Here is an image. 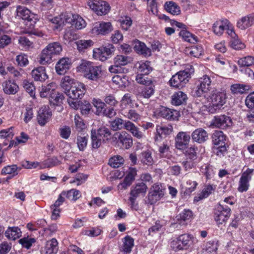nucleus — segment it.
<instances>
[{
    "mask_svg": "<svg viewBox=\"0 0 254 254\" xmlns=\"http://www.w3.org/2000/svg\"><path fill=\"white\" fill-rule=\"evenodd\" d=\"M76 70L82 73L86 79L94 81H98L103 74L102 66L96 65L93 62L85 60H81Z\"/></svg>",
    "mask_w": 254,
    "mask_h": 254,
    "instance_id": "f257e3e1",
    "label": "nucleus"
},
{
    "mask_svg": "<svg viewBox=\"0 0 254 254\" xmlns=\"http://www.w3.org/2000/svg\"><path fill=\"white\" fill-rule=\"evenodd\" d=\"M208 103L206 106L207 111L214 114L219 111L226 102V93L224 90H213L205 98Z\"/></svg>",
    "mask_w": 254,
    "mask_h": 254,
    "instance_id": "f03ea898",
    "label": "nucleus"
},
{
    "mask_svg": "<svg viewBox=\"0 0 254 254\" xmlns=\"http://www.w3.org/2000/svg\"><path fill=\"white\" fill-rule=\"evenodd\" d=\"M221 77L214 73H212L210 76L205 74L199 78L196 82V87L194 90V95L197 97L207 96L206 94L211 90L212 82L211 79L219 80Z\"/></svg>",
    "mask_w": 254,
    "mask_h": 254,
    "instance_id": "7ed1b4c3",
    "label": "nucleus"
},
{
    "mask_svg": "<svg viewBox=\"0 0 254 254\" xmlns=\"http://www.w3.org/2000/svg\"><path fill=\"white\" fill-rule=\"evenodd\" d=\"M62 47L59 42L49 44L41 52L38 62L42 65L51 63L54 56L59 55L62 51Z\"/></svg>",
    "mask_w": 254,
    "mask_h": 254,
    "instance_id": "20e7f679",
    "label": "nucleus"
},
{
    "mask_svg": "<svg viewBox=\"0 0 254 254\" xmlns=\"http://www.w3.org/2000/svg\"><path fill=\"white\" fill-rule=\"evenodd\" d=\"M194 241L195 239L192 235L185 234L172 240L170 246L175 252L187 250L193 244Z\"/></svg>",
    "mask_w": 254,
    "mask_h": 254,
    "instance_id": "39448f33",
    "label": "nucleus"
},
{
    "mask_svg": "<svg viewBox=\"0 0 254 254\" xmlns=\"http://www.w3.org/2000/svg\"><path fill=\"white\" fill-rule=\"evenodd\" d=\"M193 72L194 69L191 65L190 66L189 68L179 71L173 75L170 79V85L175 88H181L184 86L189 82L191 74Z\"/></svg>",
    "mask_w": 254,
    "mask_h": 254,
    "instance_id": "423d86ee",
    "label": "nucleus"
},
{
    "mask_svg": "<svg viewBox=\"0 0 254 254\" xmlns=\"http://www.w3.org/2000/svg\"><path fill=\"white\" fill-rule=\"evenodd\" d=\"M212 140L214 145V152L217 156L223 155L227 151L226 146V136L222 131L216 130L212 134Z\"/></svg>",
    "mask_w": 254,
    "mask_h": 254,
    "instance_id": "0eeeda50",
    "label": "nucleus"
},
{
    "mask_svg": "<svg viewBox=\"0 0 254 254\" xmlns=\"http://www.w3.org/2000/svg\"><path fill=\"white\" fill-rule=\"evenodd\" d=\"M115 52V47L112 44L102 46L94 48L92 51V57L96 60L101 62L107 61Z\"/></svg>",
    "mask_w": 254,
    "mask_h": 254,
    "instance_id": "6e6552de",
    "label": "nucleus"
},
{
    "mask_svg": "<svg viewBox=\"0 0 254 254\" xmlns=\"http://www.w3.org/2000/svg\"><path fill=\"white\" fill-rule=\"evenodd\" d=\"M231 211V209L227 206L220 204L217 206L214 211L213 217L218 227L226 223L230 217Z\"/></svg>",
    "mask_w": 254,
    "mask_h": 254,
    "instance_id": "1a4fd4ad",
    "label": "nucleus"
},
{
    "mask_svg": "<svg viewBox=\"0 0 254 254\" xmlns=\"http://www.w3.org/2000/svg\"><path fill=\"white\" fill-rule=\"evenodd\" d=\"M254 175V169L247 168L242 172L237 188V190L240 192L247 191L250 188V182Z\"/></svg>",
    "mask_w": 254,
    "mask_h": 254,
    "instance_id": "9d476101",
    "label": "nucleus"
},
{
    "mask_svg": "<svg viewBox=\"0 0 254 254\" xmlns=\"http://www.w3.org/2000/svg\"><path fill=\"white\" fill-rule=\"evenodd\" d=\"M87 4L99 16L106 15L111 10L110 4L104 0H89Z\"/></svg>",
    "mask_w": 254,
    "mask_h": 254,
    "instance_id": "9b49d317",
    "label": "nucleus"
},
{
    "mask_svg": "<svg viewBox=\"0 0 254 254\" xmlns=\"http://www.w3.org/2000/svg\"><path fill=\"white\" fill-rule=\"evenodd\" d=\"M17 16L30 23V26H33L38 20L37 15L32 13L25 7L19 5L16 8Z\"/></svg>",
    "mask_w": 254,
    "mask_h": 254,
    "instance_id": "f8f14e48",
    "label": "nucleus"
},
{
    "mask_svg": "<svg viewBox=\"0 0 254 254\" xmlns=\"http://www.w3.org/2000/svg\"><path fill=\"white\" fill-rule=\"evenodd\" d=\"M113 30V27L110 22H98L93 24L91 32L95 35H106Z\"/></svg>",
    "mask_w": 254,
    "mask_h": 254,
    "instance_id": "ddd939ff",
    "label": "nucleus"
},
{
    "mask_svg": "<svg viewBox=\"0 0 254 254\" xmlns=\"http://www.w3.org/2000/svg\"><path fill=\"white\" fill-rule=\"evenodd\" d=\"M112 138L119 145L126 149L129 148L132 145V137L126 131L116 132Z\"/></svg>",
    "mask_w": 254,
    "mask_h": 254,
    "instance_id": "4468645a",
    "label": "nucleus"
},
{
    "mask_svg": "<svg viewBox=\"0 0 254 254\" xmlns=\"http://www.w3.org/2000/svg\"><path fill=\"white\" fill-rule=\"evenodd\" d=\"M66 23L71 24L77 30H81L86 26L85 20L79 15L67 13L64 16Z\"/></svg>",
    "mask_w": 254,
    "mask_h": 254,
    "instance_id": "2eb2a0df",
    "label": "nucleus"
},
{
    "mask_svg": "<svg viewBox=\"0 0 254 254\" xmlns=\"http://www.w3.org/2000/svg\"><path fill=\"white\" fill-rule=\"evenodd\" d=\"M232 125L231 118L225 115H217L214 117L211 125L221 129H225L230 127Z\"/></svg>",
    "mask_w": 254,
    "mask_h": 254,
    "instance_id": "dca6fc26",
    "label": "nucleus"
},
{
    "mask_svg": "<svg viewBox=\"0 0 254 254\" xmlns=\"http://www.w3.org/2000/svg\"><path fill=\"white\" fill-rule=\"evenodd\" d=\"M164 188L159 183L154 184L150 188L148 197L151 204L156 202L162 198L164 194Z\"/></svg>",
    "mask_w": 254,
    "mask_h": 254,
    "instance_id": "f3484780",
    "label": "nucleus"
},
{
    "mask_svg": "<svg viewBox=\"0 0 254 254\" xmlns=\"http://www.w3.org/2000/svg\"><path fill=\"white\" fill-rule=\"evenodd\" d=\"M137 175V170L135 168L129 167L126 172V176L124 181L118 186L119 190H126L129 187L135 179Z\"/></svg>",
    "mask_w": 254,
    "mask_h": 254,
    "instance_id": "a211bd4d",
    "label": "nucleus"
},
{
    "mask_svg": "<svg viewBox=\"0 0 254 254\" xmlns=\"http://www.w3.org/2000/svg\"><path fill=\"white\" fill-rule=\"evenodd\" d=\"M86 91V88L83 83L81 82L75 83V85L65 94L69 98L79 99L82 98Z\"/></svg>",
    "mask_w": 254,
    "mask_h": 254,
    "instance_id": "6ab92c4d",
    "label": "nucleus"
},
{
    "mask_svg": "<svg viewBox=\"0 0 254 254\" xmlns=\"http://www.w3.org/2000/svg\"><path fill=\"white\" fill-rule=\"evenodd\" d=\"M190 135L187 132H179L175 138V146L179 150H184L189 146Z\"/></svg>",
    "mask_w": 254,
    "mask_h": 254,
    "instance_id": "aec40b11",
    "label": "nucleus"
},
{
    "mask_svg": "<svg viewBox=\"0 0 254 254\" xmlns=\"http://www.w3.org/2000/svg\"><path fill=\"white\" fill-rule=\"evenodd\" d=\"M158 116L171 121L178 120L180 114L177 110L161 107L158 112Z\"/></svg>",
    "mask_w": 254,
    "mask_h": 254,
    "instance_id": "412c9836",
    "label": "nucleus"
},
{
    "mask_svg": "<svg viewBox=\"0 0 254 254\" xmlns=\"http://www.w3.org/2000/svg\"><path fill=\"white\" fill-rule=\"evenodd\" d=\"M67 14V13H63L59 16L55 17L48 16V20L51 22L50 25L53 28L54 30H61L64 25L67 23L64 17V16Z\"/></svg>",
    "mask_w": 254,
    "mask_h": 254,
    "instance_id": "4be33fe9",
    "label": "nucleus"
},
{
    "mask_svg": "<svg viewBox=\"0 0 254 254\" xmlns=\"http://www.w3.org/2000/svg\"><path fill=\"white\" fill-rule=\"evenodd\" d=\"M52 116V112L48 106L42 107L38 111L37 121L41 126H44L49 122Z\"/></svg>",
    "mask_w": 254,
    "mask_h": 254,
    "instance_id": "5701e85b",
    "label": "nucleus"
},
{
    "mask_svg": "<svg viewBox=\"0 0 254 254\" xmlns=\"http://www.w3.org/2000/svg\"><path fill=\"white\" fill-rule=\"evenodd\" d=\"M254 24V13L243 16L237 22V26L241 30H246Z\"/></svg>",
    "mask_w": 254,
    "mask_h": 254,
    "instance_id": "b1692460",
    "label": "nucleus"
},
{
    "mask_svg": "<svg viewBox=\"0 0 254 254\" xmlns=\"http://www.w3.org/2000/svg\"><path fill=\"white\" fill-rule=\"evenodd\" d=\"M31 75L35 81L42 82L45 81L48 78L46 68L42 66L34 68L31 71Z\"/></svg>",
    "mask_w": 254,
    "mask_h": 254,
    "instance_id": "393cba45",
    "label": "nucleus"
},
{
    "mask_svg": "<svg viewBox=\"0 0 254 254\" xmlns=\"http://www.w3.org/2000/svg\"><path fill=\"white\" fill-rule=\"evenodd\" d=\"M191 136L192 140L198 143H202L208 139L207 132L202 128L195 129L192 132Z\"/></svg>",
    "mask_w": 254,
    "mask_h": 254,
    "instance_id": "a878e982",
    "label": "nucleus"
},
{
    "mask_svg": "<svg viewBox=\"0 0 254 254\" xmlns=\"http://www.w3.org/2000/svg\"><path fill=\"white\" fill-rule=\"evenodd\" d=\"M172 126H161L157 125L156 127V134L154 137L156 141H160L162 137L170 134L173 131Z\"/></svg>",
    "mask_w": 254,
    "mask_h": 254,
    "instance_id": "bb28decb",
    "label": "nucleus"
},
{
    "mask_svg": "<svg viewBox=\"0 0 254 254\" xmlns=\"http://www.w3.org/2000/svg\"><path fill=\"white\" fill-rule=\"evenodd\" d=\"M71 62L68 58H62L57 63L55 69L59 75L64 74L70 68Z\"/></svg>",
    "mask_w": 254,
    "mask_h": 254,
    "instance_id": "cd10ccee",
    "label": "nucleus"
},
{
    "mask_svg": "<svg viewBox=\"0 0 254 254\" xmlns=\"http://www.w3.org/2000/svg\"><path fill=\"white\" fill-rule=\"evenodd\" d=\"M133 49L138 54L147 57L151 55V51L146 45L139 40H135L133 43Z\"/></svg>",
    "mask_w": 254,
    "mask_h": 254,
    "instance_id": "c85d7f7f",
    "label": "nucleus"
},
{
    "mask_svg": "<svg viewBox=\"0 0 254 254\" xmlns=\"http://www.w3.org/2000/svg\"><path fill=\"white\" fill-rule=\"evenodd\" d=\"M57 88L55 83H50L46 85H43L39 89V94L41 98H50Z\"/></svg>",
    "mask_w": 254,
    "mask_h": 254,
    "instance_id": "c756f323",
    "label": "nucleus"
},
{
    "mask_svg": "<svg viewBox=\"0 0 254 254\" xmlns=\"http://www.w3.org/2000/svg\"><path fill=\"white\" fill-rule=\"evenodd\" d=\"M188 99L187 95L181 91H178L173 93L171 96V104L173 105L178 106L184 104Z\"/></svg>",
    "mask_w": 254,
    "mask_h": 254,
    "instance_id": "7c9ffc66",
    "label": "nucleus"
},
{
    "mask_svg": "<svg viewBox=\"0 0 254 254\" xmlns=\"http://www.w3.org/2000/svg\"><path fill=\"white\" fill-rule=\"evenodd\" d=\"M229 24V21L227 19L217 20L213 24V31L216 35L221 36Z\"/></svg>",
    "mask_w": 254,
    "mask_h": 254,
    "instance_id": "2f4dec72",
    "label": "nucleus"
},
{
    "mask_svg": "<svg viewBox=\"0 0 254 254\" xmlns=\"http://www.w3.org/2000/svg\"><path fill=\"white\" fill-rule=\"evenodd\" d=\"M75 45L80 53H84L94 46V42L91 39H81L75 42Z\"/></svg>",
    "mask_w": 254,
    "mask_h": 254,
    "instance_id": "473e14b6",
    "label": "nucleus"
},
{
    "mask_svg": "<svg viewBox=\"0 0 254 254\" xmlns=\"http://www.w3.org/2000/svg\"><path fill=\"white\" fill-rule=\"evenodd\" d=\"M124 128L129 131L134 137L137 138H141L144 135L143 133L139 130V128L130 121H125Z\"/></svg>",
    "mask_w": 254,
    "mask_h": 254,
    "instance_id": "72a5a7b5",
    "label": "nucleus"
},
{
    "mask_svg": "<svg viewBox=\"0 0 254 254\" xmlns=\"http://www.w3.org/2000/svg\"><path fill=\"white\" fill-rule=\"evenodd\" d=\"M147 189L148 188L145 183L143 182L137 183L135 186L131 189L130 195L137 197L140 195L144 196Z\"/></svg>",
    "mask_w": 254,
    "mask_h": 254,
    "instance_id": "f704fd0d",
    "label": "nucleus"
},
{
    "mask_svg": "<svg viewBox=\"0 0 254 254\" xmlns=\"http://www.w3.org/2000/svg\"><path fill=\"white\" fill-rule=\"evenodd\" d=\"M165 10L173 15H178L181 14V8L179 5L173 1H166L164 5Z\"/></svg>",
    "mask_w": 254,
    "mask_h": 254,
    "instance_id": "c9c22d12",
    "label": "nucleus"
},
{
    "mask_svg": "<svg viewBox=\"0 0 254 254\" xmlns=\"http://www.w3.org/2000/svg\"><path fill=\"white\" fill-rule=\"evenodd\" d=\"M3 92L6 94H15L19 89L18 86L11 80H7L2 84Z\"/></svg>",
    "mask_w": 254,
    "mask_h": 254,
    "instance_id": "e433bc0d",
    "label": "nucleus"
},
{
    "mask_svg": "<svg viewBox=\"0 0 254 254\" xmlns=\"http://www.w3.org/2000/svg\"><path fill=\"white\" fill-rule=\"evenodd\" d=\"M58 242L55 238H52L46 242L44 251L45 254H57L58 251Z\"/></svg>",
    "mask_w": 254,
    "mask_h": 254,
    "instance_id": "4c0bfd02",
    "label": "nucleus"
},
{
    "mask_svg": "<svg viewBox=\"0 0 254 254\" xmlns=\"http://www.w3.org/2000/svg\"><path fill=\"white\" fill-rule=\"evenodd\" d=\"M75 83H80V82L75 81L69 76H65L61 80V86L66 93L75 85Z\"/></svg>",
    "mask_w": 254,
    "mask_h": 254,
    "instance_id": "58836bf2",
    "label": "nucleus"
},
{
    "mask_svg": "<svg viewBox=\"0 0 254 254\" xmlns=\"http://www.w3.org/2000/svg\"><path fill=\"white\" fill-rule=\"evenodd\" d=\"M215 186L208 185L205 187L202 191L194 198V202H198L199 200L207 197L212 192L214 191Z\"/></svg>",
    "mask_w": 254,
    "mask_h": 254,
    "instance_id": "ea45409f",
    "label": "nucleus"
},
{
    "mask_svg": "<svg viewBox=\"0 0 254 254\" xmlns=\"http://www.w3.org/2000/svg\"><path fill=\"white\" fill-rule=\"evenodd\" d=\"M5 237L11 240H15L21 236V231L17 227H8L5 232Z\"/></svg>",
    "mask_w": 254,
    "mask_h": 254,
    "instance_id": "a19ab883",
    "label": "nucleus"
},
{
    "mask_svg": "<svg viewBox=\"0 0 254 254\" xmlns=\"http://www.w3.org/2000/svg\"><path fill=\"white\" fill-rule=\"evenodd\" d=\"M200 172L202 175L205 176L207 179L212 178L215 173L213 166L207 164H205L201 167Z\"/></svg>",
    "mask_w": 254,
    "mask_h": 254,
    "instance_id": "79ce46f5",
    "label": "nucleus"
},
{
    "mask_svg": "<svg viewBox=\"0 0 254 254\" xmlns=\"http://www.w3.org/2000/svg\"><path fill=\"white\" fill-rule=\"evenodd\" d=\"M118 22L120 25V27L124 31H127L132 24L131 18L126 15L120 16L118 20Z\"/></svg>",
    "mask_w": 254,
    "mask_h": 254,
    "instance_id": "37998d69",
    "label": "nucleus"
},
{
    "mask_svg": "<svg viewBox=\"0 0 254 254\" xmlns=\"http://www.w3.org/2000/svg\"><path fill=\"white\" fill-rule=\"evenodd\" d=\"M133 101L132 96L128 93L125 94L120 101V107L122 110L128 108H132Z\"/></svg>",
    "mask_w": 254,
    "mask_h": 254,
    "instance_id": "c03bdc74",
    "label": "nucleus"
},
{
    "mask_svg": "<svg viewBox=\"0 0 254 254\" xmlns=\"http://www.w3.org/2000/svg\"><path fill=\"white\" fill-rule=\"evenodd\" d=\"M112 81L121 87H125L128 83V77L124 74L114 76L112 78Z\"/></svg>",
    "mask_w": 254,
    "mask_h": 254,
    "instance_id": "a18cd8bd",
    "label": "nucleus"
},
{
    "mask_svg": "<svg viewBox=\"0 0 254 254\" xmlns=\"http://www.w3.org/2000/svg\"><path fill=\"white\" fill-rule=\"evenodd\" d=\"M61 162L56 157L48 158L41 162L40 169L51 168L60 164Z\"/></svg>",
    "mask_w": 254,
    "mask_h": 254,
    "instance_id": "49530a36",
    "label": "nucleus"
},
{
    "mask_svg": "<svg viewBox=\"0 0 254 254\" xmlns=\"http://www.w3.org/2000/svg\"><path fill=\"white\" fill-rule=\"evenodd\" d=\"M92 103L93 106L96 108V115L98 116L102 115L106 107L105 103L103 102L101 99L95 98L93 99Z\"/></svg>",
    "mask_w": 254,
    "mask_h": 254,
    "instance_id": "de8ad7c7",
    "label": "nucleus"
},
{
    "mask_svg": "<svg viewBox=\"0 0 254 254\" xmlns=\"http://www.w3.org/2000/svg\"><path fill=\"white\" fill-rule=\"evenodd\" d=\"M145 85L146 86L141 89L140 95L144 98L148 99L154 94L155 86L152 84V82L149 85Z\"/></svg>",
    "mask_w": 254,
    "mask_h": 254,
    "instance_id": "09e8293b",
    "label": "nucleus"
},
{
    "mask_svg": "<svg viewBox=\"0 0 254 254\" xmlns=\"http://www.w3.org/2000/svg\"><path fill=\"white\" fill-rule=\"evenodd\" d=\"M140 160L143 164L151 165L153 163L151 152L150 150L142 152L140 156Z\"/></svg>",
    "mask_w": 254,
    "mask_h": 254,
    "instance_id": "8fccbe9b",
    "label": "nucleus"
},
{
    "mask_svg": "<svg viewBox=\"0 0 254 254\" xmlns=\"http://www.w3.org/2000/svg\"><path fill=\"white\" fill-rule=\"evenodd\" d=\"M96 131L97 135L102 139L103 141H107L111 138V131L108 128L105 127L99 128Z\"/></svg>",
    "mask_w": 254,
    "mask_h": 254,
    "instance_id": "3c124183",
    "label": "nucleus"
},
{
    "mask_svg": "<svg viewBox=\"0 0 254 254\" xmlns=\"http://www.w3.org/2000/svg\"><path fill=\"white\" fill-rule=\"evenodd\" d=\"M65 192V197L71 201H75L81 196L80 191L76 189H71Z\"/></svg>",
    "mask_w": 254,
    "mask_h": 254,
    "instance_id": "603ef678",
    "label": "nucleus"
},
{
    "mask_svg": "<svg viewBox=\"0 0 254 254\" xmlns=\"http://www.w3.org/2000/svg\"><path fill=\"white\" fill-rule=\"evenodd\" d=\"M180 36L183 39L191 43H195L197 41V37L190 32L185 30H182L180 32Z\"/></svg>",
    "mask_w": 254,
    "mask_h": 254,
    "instance_id": "864d4df0",
    "label": "nucleus"
},
{
    "mask_svg": "<svg viewBox=\"0 0 254 254\" xmlns=\"http://www.w3.org/2000/svg\"><path fill=\"white\" fill-rule=\"evenodd\" d=\"M137 64H138L137 67L138 71L141 73H143V74H148L152 70L150 62L148 61H140L138 62Z\"/></svg>",
    "mask_w": 254,
    "mask_h": 254,
    "instance_id": "5fc2aeb1",
    "label": "nucleus"
},
{
    "mask_svg": "<svg viewBox=\"0 0 254 254\" xmlns=\"http://www.w3.org/2000/svg\"><path fill=\"white\" fill-rule=\"evenodd\" d=\"M249 89V85L241 84H235L231 86V90L234 94H243Z\"/></svg>",
    "mask_w": 254,
    "mask_h": 254,
    "instance_id": "6e6d98bb",
    "label": "nucleus"
},
{
    "mask_svg": "<svg viewBox=\"0 0 254 254\" xmlns=\"http://www.w3.org/2000/svg\"><path fill=\"white\" fill-rule=\"evenodd\" d=\"M18 44L24 50H29L34 47L33 43L25 36H21L19 38Z\"/></svg>",
    "mask_w": 254,
    "mask_h": 254,
    "instance_id": "4d7b16f0",
    "label": "nucleus"
},
{
    "mask_svg": "<svg viewBox=\"0 0 254 254\" xmlns=\"http://www.w3.org/2000/svg\"><path fill=\"white\" fill-rule=\"evenodd\" d=\"M124 159L120 155H116L111 157L109 161V164L113 168H118L124 163Z\"/></svg>",
    "mask_w": 254,
    "mask_h": 254,
    "instance_id": "13d9d810",
    "label": "nucleus"
},
{
    "mask_svg": "<svg viewBox=\"0 0 254 254\" xmlns=\"http://www.w3.org/2000/svg\"><path fill=\"white\" fill-rule=\"evenodd\" d=\"M91 137L92 147L95 149L98 148L101 145L102 139L97 135L95 129H92Z\"/></svg>",
    "mask_w": 254,
    "mask_h": 254,
    "instance_id": "bf43d9fd",
    "label": "nucleus"
},
{
    "mask_svg": "<svg viewBox=\"0 0 254 254\" xmlns=\"http://www.w3.org/2000/svg\"><path fill=\"white\" fill-rule=\"evenodd\" d=\"M35 241H36L34 238L27 236L24 237L19 239L18 242L23 248L29 249Z\"/></svg>",
    "mask_w": 254,
    "mask_h": 254,
    "instance_id": "052dcab7",
    "label": "nucleus"
},
{
    "mask_svg": "<svg viewBox=\"0 0 254 254\" xmlns=\"http://www.w3.org/2000/svg\"><path fill=\"white\" fill-rule=\"evenodd\" d=\"M114 64L116 66L120 67L127 64L129 62L128 57L123 55H117L114 59Z\"/></svg>",
    "mask_w": 254,
    "mask_h": 254,
    "instance_id": "680f3d73",
    "label": "nucleus"
},
{
    "mask_svg": "<svg viewBox=\"0 0 254 254\" xmlns=\"http://www.w3.org/2000/svg\"><path fill=\"white\" fill-rule=\"evenodd\" d=\"M240 66H250L254 64V57L251 56L243 57L238 61Z\"/></svg>",
    "mask_w": 254,
    "mask_h": 254,
    "instance_id": "e2e57ef3",
    "label": "nucleus"
},
{
    "mask_svg": "<svg viewBox=\"0 0 254 254\" xmlns=\"http://www.w3.org/2000/svg\"><path fill=\"white\" fill-rule=\"evenodd\" d=\"M64 98L63 94L60 93H57L56 90L49 99V101L51 104L54 105H60L62 103Z\"/></svg>",
    "mask_w": 254,
    "mask_h": 254,
    "instance_id": "0e129e2a",
    "label": "nucleus"
},
{
    "mask_svg": "<svg viewBox=\"0 0 254 254\" xmlns=\"http://www.w3.org/2000/svg\"><path fill=\"white\" fill-rule=\"evenodd\" d=\"M189 54L190 56L199 58L203 53V48L199 45L191 46L189 49Z\"/></svg>",
    "mask_w": 254,
    "mask_h": 254,
    "instance_id": "69168bd1",
    "label": "nucleus"
},
{
    "mask_svg": "<svg viewBox=\"0 0 254 254\" xmlns=\"http://www.w3.org/2000/svg\"><path fill=\"white\" fill-rule=\"evenodd\" d=\"M183 151L185 155L190 160H194L196 157V148L194 146L189 147L184 150H181Z\"/></svg>",
    "mask_w": 254,
    "mask_h": 254,
    "instance_id": "338daca9",
    "label": "nucleus"
},
{
    "mask_svg": "<svg viewBox=\"0 0 254 254\" xmlns=\"http://www.w3.org/2000/svg\"><path fill=\"white\" fill-rule=\"evenodd\" d=\"M217 243L215 241L208 242L206 246V254H216Z\"/></svg>",
    "mask_w": 254,
    "mask_h": 254,
    "instance_id": "774afa93",
    "label": "nucleus"
}]
</instances>
